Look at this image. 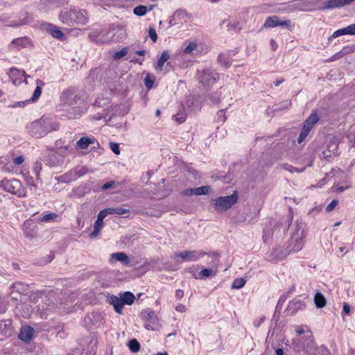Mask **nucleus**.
Wrapping results in <instances>:
<instances>
[{
  "instance_id": "15",
  "label": "nucleus",
  "mask_w": 355,
  "mask_h": 355,
  "mask_svg": "<svg viewBox=\"0 0 355 355\" xmlns=\"http://www.w3.org/2000/svg\"><path fill=\"white\" fill-rule=\"evenodd\" d=\"M76 96L70 90L64 91L60 96V101L64 105H73L76 103Z\"/></svg>"
},
{
  "instance_id": "21",
  "label": "nucleus",
  "mask_w": 355,
  "mask_h": 355,
  "mask_svg": "<svg viewBox=\"0 0 355 355\" xmlns=\"http://www.w3.org/2000/svg\"><path fill=\"white\" fill-rule=\"evenodd\" d=\"M109 302L112 305H113L116 313H121L124 304L121 297H118L114 295L110 296Z\"/></svg>"
},
{
  "instance_id": "33",
  "label": "nucleus",
  "mask_w": 355,
  "mask_h": 355,
  "mask_svg": "<svg viewBox=\"0 0 355 355\" xmlns=\"http://www.w3.org/2000/svg\"><path fill=\"white\" fill-rule=\"evenodd\" d=\"M59 218L58 215L55 213H49L43 215L40 218V220L41 222H53L56 221L57 219Z\"/></svg>"
},
{
  "instance_id": "47",
  "label": "nucleus",
  "mask_w": 355,
  "mask_h": 355,
  "mask_svg": "<svg viewBox=\"0 0 355 355\" xmlns=\"http://www.w3.org/2000/svg\"><path fill=\"white\" fill-rule=\"evenodd\" d=\"M173 118L175 121H178L179 123H182L186 120V114L184 112H180L173 116Z\"/></svg>"
},
{
  "instance_id": "57",
  "label": "nucleus",
  "mask_w": 355,
  "mask_h": 355,
  "mask_svg": "<svg viewBox=\"0 0 355 355\" xmlns=\"http://www.w3.org/2000/svg\"><path fill=\"white\" fill-rule=\"evenodd\" d=\"M24 161V158L23 156H19L14 159L13 162L15 165H20Z\"/></svg>"
},
{
  "instance_id": "1",
  "label": "nucleus",
  "mask_w": 355,
  "mask_h": 355,
  "mask_svg": "<svg viewBox=\"0 0 355 355\" xmlns=\"http://www.w3.org/2000/svg\"><path fill=\"white\" fill-rule=\"evenodd\" d=\"M86 15V11L84 10H80L75 8H71L69 10L66 8L60 12L59 19L62 23L68 25L73 23L85 24L87 21Z\"/></svg>"
},
{
  "instance_id": "49",
  "label": "nucleus",
  "mask_w": 355,
  "mask_h": 355,
  "mask_svg": "<svg viewBox=\"0 0 355 355\" xmlns=\"http://www.w3.org/2000/svg\"><path fill=\"white\" fill-rule=\"evenodd\" d=\"M355 50L354 46H345L343 48V49L340 51L343 53V55L345 56L347 54H349L351 53H353Z\"/></svg>"
},
{
  "instance_id": "26",
  "label": "nucleus",
  "mask_w": 355,
  "mask_h": 355,
  "mask_svg": "<svg viewBox=\"0 0 355 355\" xmlns=\"http://www.w3.org/2000/svg\"><path fill=\"white\" fill-rule=\"evenodd\" d=\"M314 303L317 308H322L325 306L327 304L324 296L320 292L315 293L314 296Z\"/></svg>"
},
{
  "instance_id": "37",
  "label": "nucleus",
  "mask_w": 355,
  "mask_h": 355,
  "mask_svg": "<svg viewBox=\"0 0 355 355\" xmlns=\"http://www.w3.org/2000/svg\"><path fill=\"white\" fill-rule=\"evenodd\" d=\"M147 11V6L143 5L136 6L133 10L134 14L137 16H144V15H146Z\"/></svg>"
},
{
  "instance_id": "31",
  "label": "nucleus",
  "mask_w": 355,
  "mask_h": 355,
  "mask_svg": "<svg viewBox=\"0 0 355 355\" xmlns=\"http://www.w3.org/2000/svg\"><path fill=\"white\" fill-rule=\"evenodd\" d=\"M218 62L221 66L225 68L230 67L232 64L230 58L223 53L219 54L218 56Z\"/></svg>"
},
{
  "instance_id": "29",
  "label": "nucleus",
  "mask_w": 355,
  "mask_h": 355,
  "mask_svg": "<svg viewBox=\"0 0 355 355\" xmlns=\"http://www.w3.org/2000/svg\"><path fill=\"white\" fill-rule=\"evenodd\" d=\"M187 18V13L183 10H176L173 15V20L175 21H180V23H182L183 21L185 22Z\"/></svg>"
},
{
  "instance_id": "7",
  "label": "nucleus",
  "mask_w": 355,
  "mask_h": 355,
  "mask_svg": "<svg viewBox=\"0 0 355 355\" xmlns=\"http://www.w3.org/2000/svg\"><path fill=\"white\" fill-rule=\"evenodd\" d=\"M279 26H286L290 31L294 28V24L291 20H280L276 15L268 17L263 24L265 28H275Z\"/></svg>"
},
{
  "instance_id": "4",
  "label": "nucleus",
  "mask_w": 355,
  "mask_h": 355,
  "mask_svg": "<svg viewBox=\"0 0 355 355\" xmlns=\"http://www.w3.org/2000/svg\"><path fill=\"white\" fill-rule=\"evenodd\" d=\"M293 345L295 349L308 355H315V347L312 333L307 331V336L297 337L293 339Z\"/></svg>"
},
{
  "instance_id": "20",
  "label": "nucleus",
  "mask_w": 355,
  "mask_h": 355,
  "mask_svg": "<svg viewBox=\"0 0 355 355\" xmlns=\"http://www.w3.org/2000/svg\"><path fill=\"white\" fill-rule=\"evenodd\" d=\"M97 142L94 137H83L76 142V147L80 149H87L89 144Z\"/></svg>"
},
{
  "instance_id": "56",
  "label": "nucleus",
  "mask_w": 355,
  "mask_h": 355,
  "mask_svg": "<svg viewBox=\"0 0 355 355\" xmlns=\"http://www.w3.org/2000/svg\"><path fill=\"white\" fill-rule=\"evenodd\" d=\"M175 310L180 313H184L187 311V306L184 304H179L176 306Z\"/></svg>"
},
{
  "instance_id": "5",
  "label": "nucleus",
  "mask_w": 355,
  "mask_h": 355,
  "mask_svg": "<svg viewBox=\"0 0 355 355\" xmlns=\"http://www.w3.org/2000/svg\"><path fill=\"white\" fill-rule=\"evenodd\" d=\"M218 79V74L211 69H206L198 73V80L202 86L208 89Z\"/></svg>"
},
{
  "instance_id": "60",
  "label": "nucleus",
  "mask_w": 355,
  "mask_h": 355,
  "mask_svg": "<svg viewBox=\"0 0 355 355\" xmlns=\"http://www.w3.org/2000/svg\"><path fill=\"white\" fill-rule=\"evenodd\" d=\"M343 311L345 313V314H349V311H350V306H349V305L347 304V303H344Z\"/></svg>"
},
{
  "instance_id": "34",
  "label": "nucleus",
  "mask_w": 355,
  "mask_h": 355,
  "mask_svg": "<svg viewBox=\"0 0 355 355\" xmlns=\"http://www.w3.org/2000/svg\"><path fill=\"white\" fill-rule=\"evenodd\" d=\"M30 43V39L27 37H19L12 40V44L25 47Z\"/></svg>"
},
{
  "instance_id": "28",
  "label": "nucleus",
  "mask_w": 355,
  "mask_h": 355,
  "mask_svg": "<svg viewBox=\"0 0 355 355\" xmlns=\"http://www.w3.org/2000/svg\"><path fill=\"white\" fill-rule=\"evenodd\" d=\"M198 44L196 42H189L187 46L184 49L183 52L184 54H190L195 55L198 54Z\"/></svg>"
},
{
  "instance_id": "43",
  "label": "nucleus",
  "mask_w": 355,
  "mask_h": 355,
  "mask_svg": "<svg viewBox=\"0 0 355 355\" xmlns=\"http://www.w3.org/2000/svg\"><path fill=\"white\" fill-rule=\"evenodd\" d=\"M117 188H118V187H117L116 183L113 180L109 181V182L105 183L101 187L102 190H107L109 189H117Z\"/></svg>"
},
{
  "instance_id": "59",
  "label": "nucleus",
  "mask_w": 355,
  "mask_h": 355,
  "mask_svg": "<svg viewBox=\"0 0 355 355\" xmlns=\"http://www.w3.org/2000/svg\"><path fill=\"white\" fill-rule=\"evenodd\" d=\"M184 296V291L182 290L178 289L175 291V297L177 299L180 300Z\"/></svg>"
},
{
  "instance_id": "3",
  "label": "nucleus",
  "mask_w": 355,
  "mask_h": 355,
  "mask_svg": "<svg viewBox=\"0 0 355 355\" xmlns=\"http://www.w3.org/2000/svg\"><path fill=\"white\" fill-rule=\"evenodd\" d=\"M129 211V209L126 207H110L103 209L99 212L97 216V220L94 224V230L90 233L89 236L92 238H96L100 233L101 229L103 227V219L108 214H118L123 215Z\"/></svg>"
},
{
  "instance_id": "22",
  "label": "nucleus",
  "mask_w": 355,
  "mask_h": 355,
  "mask_svg": "<svg viewBox=\"0 0 355 355\" xmlns=\"http://www.w3.org/2000/svg\"><path fill=\"white\" fill-rule=\"evenodd\" d=\"M46 31L53 37L61 40L64 37L63 33L59 29V28L52 24H46Z\"/></svg>"
},
{
  "instance_id": "62",
  "label": "nucleus",
  "mask_w": 355,
  "mask_h": 355,
  "mask_svg": "<svg viewBox=\"0 0 355 355\" xmlns=\"http://www.w3.org/2000/svg\"><path fill=\"white\" fill-rule=\"evenodd\" d=\"M306 137V136H305L304 135H303L300 132L299 137L297 139V142L299 144H301L305 139Z\"/></svg>"
},
{
  "instance_id": "42",
  "label": "nucleus",
  "mask_w": 355,
  "mask_h": 355,
  "mask_svg": "<svg viewBox=\"0 0 355 355\" xmlns=\"http://www.w3.org/2000/svg\"><path fill=\"white\" fill-rule=\"evenodd\" d=\"M289 306L291 309H294L295 310L302 309L305 307L304 302L297 300H293L290 303Z\"/></svg>"
},
{
  "instance_id": "40",
  "label": "nucleus",
  "mask_w": 355,
  "mask_h": 355,
  "mask_svg": "<svg viewBox=\"0 0 355 355\" xmlns=\"http://www.w3.org/2000/svg\"><path fill=\"white\" fill-rule=\"evenodd\" d=\"M127 53H128V48L127 47L123 48L121 51H116L113 55V59L115 60H120L121 58H122L123 57L126 55Z\"/></svg>"
},
{
  "instance_id": "53",
  "label": "nucleus",
  "mask_w": 355,
  "mask_h": 355,
  "mask_svg": "<svg viewBox=\"0 0 355 355\" xmlns=\"http://www.w3.org/2000/svg\"><path fill=\"white\" fill-rule=\"evenodd\" d=\"M344 57L342 52L340 51L339 52H337L336 54H334L333 56H331L330 58H329L327 62H333L337 60H339Z\"/></svg>"
},
{
  "instance_id": "8",
  "label": "nucleus",
  "mask_w": 355,
  "mask_h": 355,
  "mask_svg": "<svg viewBox=\"0 0 355 355\" xmlns=\"http://www.w3.org/2000/svg\"><path fill=\"white\" fill-rule=\"evenodd\" d=\"M338 142L336 137H331L327 140L324 149L322 151L323 157L325 159H329L332 155L338 154Z\"/></svg>"
},
{
  "instance_id": "52",
  "label": "nucleus",
  "mask_w": 355,
  "mask_h": 355,
  "mask_svg": "<svg viewBox=\"0 0 355 355\" xmlns=\"http://www.w3.org/2000/svg\"><path fill=\"white\" fill-rule=\"evenodd\" d=\"M110 149L112 151L115 153L116 155L120 154V149L119 144L114 142H110Z\"/></svg>"
},
{
  "instance_id": "35",
  "label": "nucleus",
  "mask_w": 355,
  "mask_h": 355,
  "mask_svg": "<svg viewBox=\"0 0 355 355\" xmlns=\"http://www.w3.org/2000/svg\"><path fill=\"white\" fill-rule=\"evenodd\" d=\"M245 283H246V281L244 278H242V277L236 278L234 280V282L232 284V288H236V289H240L245 286Z\"/></svg>"
},
{
  "instance_id": "38",
  "label": "nucleus",
  "mask_w": 355,
  "mask_h": 355,
  "mask_svg": "<svg viewBox=\"0 0 355 355\" xmlns=\"http://www.w3.org/2000/svg\"><path fill=\"white\" fill-rule=\"evenodd\" d=\"M128 347L132 352H137L140 349V344L136 339H132L129 341Z\"/></svg>"
},
{
  "instance_id": "32",
  "label": "nucleus",
  "mask_w": 355,
  "mask_h": 355,
  "mask_svg": "<svg viewBox=\"0 0 355 355\" xmlns=\"http://www.w3.org/2000/svg\"><path fill=\"white\" fill-rule=\"evenodd\" d=\"M120 296L123 300V304L130 305L134 302L135 299V295L130 292H125L124 293L121 294Z\"/></svg>"
},
{
  "instance_id": "19",
  "label": "nucleus",
  "mask_w": 355,
  "mask_h": 355,
  "mask_svg": "<svg viewBox=\"0 0 355 355\" xmlns=\"http://www.w3.org/2000/svg\"><path fill=\"white\" fill-rule=\"evenodd\" d=\"M34 329L30 326H25L21 329L19 337L21 340L28 342L32 339Z\"/></svg>"
},
{
  "instance_id": "48",
  "label": "nucleus",
  "mask_w": 355,
  "mask_h": 355,
  "mask_svg": "<svg viewBox=\"0 0 355 355\" xmlns=\"http://www.w3.org/2000/svg\"><path fill=\"white\" fill-rule=\"evenodd\" d=\"M147 320L153 324H155L157 318L153 311H150L147 315Z\"/></svg>"
},
{
  "instance_id": "39",
  "label": "nucleus",
  "mask_w": 355,
  "mask_h": 355,
  "mask_svg": "<svg viewBox=\"0 0 355 355\" xmlns=\"http://www.w3.org/2000/svg\"><path fill=\"white\" fill-rule=\"evenodd\" d=\"M233 193L231 195H227L225 196H220L216 200H237L238 199V194L237 191L235 190H232Z\"/></svg>"
},
{
  "instance_id": "27",
  "label": "nucleus",
  "mask_w": 355,
  "mask_h": 355,
  "mask_svg": "<svg viewBox=\"0 0 355 355\" xmlns=\"http://www.w3.org/2000/svg\"><path fill=\"white\" fill-rule=\"evenodd\" d=\"M36 83H37V87H36V88L33 92V94L31 97V101H32L33 102L37 101L39 98V97L40 96V95L42 94V87L43 85H44V83L42 80H40V79L37 80Z\"/></svg>"
},
{
  "instance_id": "10",
  "label": "nucleus",
  "mask_w": 355,
  "mask_h": 355,
  "mask_svg": "<svg viewBox=\"0 0 355 355\" xmlns=\"http://www.w3.org/2000/svg\"><path fill=\"white\" fill-rule=\"evenodd\" d=\"M211 191V187L209 185L199 187L189 188L181 191L183 196L207 195Z\"/></svg>"
},
{
  "instance_id": "16",
  "label": "nucleus",
  "mask_w": 355,
  "mask_h": 355,
  "mask_svg": "<svg viewBox=\"0 0 355 355\" xmlns=\"http://www.w3.org/2000/svg\"><path fill=\"white\" fill-rule=\"evenodd\" d=\"M305 239L304 223L296 221L291 229V236Z\"/></svg>"
},
{
  "instance_id": "12",
  "label": "nucleus",
  "mask_w": 355,
  "mask_h": 355,
  "mask_svg": "<svg viewBox=\"0 0 355 355\" xmlns=\"http://www.w3.org/2000/svg\"><path fill=\"white\" fill-rule=\"evenodd\" d=\"M89 171V170L86 166L75 168L71 170L68 173L65 174L63 178L65 181L70 182L86 175Z\"/></svg>"
},
{
  "instance_id": "18",
  "label": "nucleus",
  "mask_w": 355,
  "mask_h": 355,
  "mask_svg": "<svg viewBox=\"0 0 355 355\" xmlns=\"http://www.w3.org/2000/svg\"><path fill=\"white\" fill-rule=\"evenodd\" d=\"M110 263H113L114 261H120L123 264L128 266L130 263L129 257L122 252H114L110 255Z\"/></svg>"
},
{
  "instance_id": "25",
  "label": "nucleus",
  "mask_w": 355,
  "mask_h": 355,
  "mask_svg": "<svg viewBox=\"0 0 355 355\" xmlns=\"http://www.w3.org/2000/svg\"><path fill=\"white\" fill-rule=\"evenodd\" d=\"M318 120L319 117L317 114L315 112H313L305 121L304 127L311 130L313 125L318 121Z\"/></svg>"
},
{
  "instance_id": "23",
  "label": "nucleus",
  "mask_w": 355,
  "mask_h": 355,
  "mask_svg": "<svg viewBox=\"0 0 355 355\" xmlns=\"http://www.w3.org/2000/svg\"><path fill=\"white\" fill-rule=\"evenodd\" d=\"M236 201H215L213 208L218 211H224L230 208Z\"/></svg>"
},
{
  "instance_id": "54",
  "label": "nucleus",
  "mask_w": 355,
  "mask_h": 355,
  "mask_svg": "<svg viewBox=\"0 0 355 355\" xmlns=\"http://www.w3.org/2000/svg\"><path fill=\"white\" fill-rule=\"evenodd\" d=\"M338 205V201H331V202L327 206L326 211L329 212L335 209Z\"/></svg>"
},
{
  "instance_id": "6",
  "label": "nucleus",
  "mask_w": 355,
  "mask_h": 355,
  "mask_svg": "<svg viewBox=\"0 0 355 355\" xmlns=\"http://www.w3.org/2000/svg\"><path fill=\"white\" fill-rule=\"evenodd\" d=\"M0 185L6 191L15 194L18 197H22L24 196V191L21 188V182L17 179H4L1 181Z\"/></svg>"
},
{
  "instance_id": "36",
  "label": "nucleus",
  "mask_w": 355,
  "mask_h": 355,
  "mask_svg": "<svg viewBox=\"0 0 355 355\" xmlns=\"http://www.w3.org/2000/svg\"><path fill=\"white\" fill-rule=\"evenodd\" d=\"M155 80V76L152 74H147V76L144 78V85L147 89L152 88L153 83Z\"/></svg>"
},
{
  "instance_id": "41",
  "label": "nucleus",
  "mask_w": 355,
  "mask_h": 355,
  "mask_svg": "<svg viewBox=\"0 0 355 355\" xmlns=\"http://www.w3.org/2000/svg\"><path fill=\"white\" fill-rule=\"evenodd\" d=\"M307 331L311 332V330L307 327L297 326L295 328V332L297 334L298 337H302V334H304V336H307Z\"/></svg>"
},
{
  "instance_id": "13",
  "label": "nucleus",
  "mask_w": 355,
  "mask_h": 355,
  "mask_svg": "<svg viewBox=\"0 0 355 355\" xmlns=\"http://www.w3.org/2000/svg\"><path fill=\"white\" fill-rule=\"evenodd\" d=\"M291 253L287 247L284 248V246H278L274 248L270 252V258L272 260H281L286 258Z\"/></svg>"
},
{
  "instance_id": "30",
  "label": "nucleus",
  "mask_w": 355,
  "mask_h": 355,
  "mask_svg": "<svg viewBox=\"0 0 355 355\" xmlns=\"http://www.w3.org/2000/svg\"><path fill=\"white\" fill-rule=\"evenodd\" d=\"M170 58V55L167 51H164L162 53L160 58L158 60L157 65L155 66V69L158 71H162L164 67L165 62H166Z\"/></svg>"
},
{
  "instance_id": "63",
  "label": "nucleus",
  "mask_w": 355,
  "mask_h": 355,
  "mask_svg": "<svg viewBox=\"0 0 355 355\" xmlns=\"http://www.w3.org/2000/svg\"><path fill=\"white\" fill-rule=\"evenodd\" d=\"M310 131H311L310 130L306 129L305 127L303 126V128L301 130V133L307 137V135H309Z\"/></svg>"
},
{
  "instance_id": "17",
  "label": "nucleus",
  "mask_w": 355,
  "mask_h": 355,
  "mask_svg": "<svg viewBox=\"0 0 355 355\" xmlns=\"http://www.w3.org/2000/svg\"><path fill=\"white\" fill-rule=\"evenodd\" d=\"M344 35H355V24H351L347 27L336 31L332 34V35L329 38V40H331L332 38H336Z\"/></svg>"
},
{
  "instance_id": "14",
  "label": "nucleus",
  "mask_w": 355,
  "mask_h": 355,
  "mask_svg": "<svg viewBox=\"0 0 355 355\" xmlns=\"http://www.w3.org/2000/svg\"><path fill=\"white\" fill-rule=\"evenodd\" d=\"M304 244V239L303 238H297V237H291V242L286 246L288 249L290 253L297 252L301 250Z\"/></svg>"
},
{
  "instance_id": "51",
  "label": "nucleus",
  "mask_w": 355,
  "mask_h": 355,
  "mask_svg": "<svg viewBox=\"0 0 355 355\" xmlns=\"http://www.w3.org/2000/svg\"><path fill=\"white\" fill-rule=\"evenodd\" d=\"M31 21H32V17L28 15L26 18L20 19L17 24H13L12 26H23V25H25V24L31 22Z\"/></svg>"
},
{
  "instance_id": "24",
  "label": "nucleus",
  "mask_w": 355,
  "mask_h": 355,
  "mask_svg": "<svg viewBox=\"0 0 355 355\" xmlns=\"http://www.w3.org/2000/svg\"><path fill=\"white\" fill-rule=\"evenodd\" d=\"M345 175V173L342 170H340V168H337V167L333 168L329 173H326L324 180H329L332 178H344Z\"/></svg>"
},
{
  "instance_id": "11",
  "label": "nucleus",
  "mask_w": 355,
  "mask_h": 355,
  "mask_svg": "<svg viewBox=\"0 0 355 355\" xmlns=\"http://www.w3.org/2000/svg\"><path fill=\"white\" fill-rule=\"evenodd\" d=\"M9 77L11 79L12 83L15 85H18L23 82V78H24V82L27 83L26 78L29 77L27 76L24 71H20L16 68H12L10 69L8 73Z\"/></svg>"
},
{
  "instance_id": "55",
  "label": "nucleus",
  "mask_w": 355,
  "mask_h": 355,
  "mask_svg": "<svg viewBox=\"0 0 355 355\" xmlns=\"http://www.w3.org/2000/svg\"><path fill=\"white\" fill-rule=\"evenodd\" d=\"M284 168H285L286 170L289 171H290V172H291V173H293V171H296V172H297V173H301V172H302V171L304 170V168H303L298 169V168H295V167H293V166H289V165H287V164H286V166L284 167Z\"/></svg>"
},
{
  "instance_id": "61",
  "label": "nucleus",
  "mask_w": 355,
  "mask_h": 355,
  "mask_svg": "<svg viewBox=\"0 0 355 355\" xmlns=\"http://www.w3.org/2000/svg\"><path fill=\"white\" fill-rule=\"evenodd\" d=\"M321 209H322V206L315 207L309 212V214H314L315 213H318V212L320 211Z\"/></svg>"
},
{
  "instance_id": "45",
  "label": "nucleus",
  "mask_w": 355,
  "mask_h": 355,
  "mask_svg": "<svg viewBox=\"0 0 355 355\" xmlns=\"http://www.w3.org/2000/svg\"><path fill=\"white\" fill-rule=\"evenodd\" d=\"M349 187V185L348 184L345 183V186H343V185L339 186V184H338L336 187H331V190L333 192L341 193V192L344 191L345 189H348Z\"/></svg>"
},
{
  "instance_id": "50",
  "label": "nucleus",
  "mask_w": 355,
  "mask_h": 355,
  "mask_svg": "<svg viewBox=\"0 0 355 355\" xmlns=\"http://www.w3.org/2000/svg\"><path fill=\"white\" fill-rule=\"evenodd\" d=\"M148 35H149V37H150V39L152 40V41H153L154 42H155L157 41V35L155 29L153 27L149 28Z\"/></svg>"
},
{
  "instance_id": "9",
  "label": "nucleus",
  "mask_w": 355,
  "mask_h": 355,
  "mask_svg": "<svg viewBox=\"0 0 355 355\" xmlns=\"http://www.w3.org/2000/svg\"><path fill=\"white\" fill-rule=\"evenodd\" d=\"M205 252L202 251H183L175 254V257H180L183 261H196L202 257Z\"/></svg>"
},
{
  "instance_id": "58",
  "label": "nucleus",
  "mask_w": 355,
  "mask_h": 355,
  "mask_svg": "<svg viewBox=\"0 0 355 355\" xmlns=\"http://www.w3.org/2000/svg\"><path fill=\"white\" fill-rule=\"evenodd\" d=\"M24 177H25V180H26V183L30 185V186H34V184H33V178L32 177H30L28 175H24Z\"/></svg>"
},
{
  "instance_id": "44",
  "label": "nucleus",
  "mask_w": 355,
  "mask_h": 355,
  "mask_svg": "<svg viewBox=\"0 0 355 355\" xmlns=\"http://www.w3.org/2000/svg\"><path fill=\"white\" fill-rule=\"evenodd\" d=\"M42 168V163L40 162H36L33 166V172L36 175L37 179L40 178V173Z\"/></svg>"
},
{
  "instance_id": "46",
  "label": "nucleus",
  "mask_w": 355,
  "mask_h": 355,
  "mask_svg": "<svg viewBox=\"0 0 355 355\" xmlns=\"http://www.w3.org/2000/svg\"><path fill=\"white\" fill-rule=\"evenodd\" d=\"M214 275H215V273L213 271V270L209 268H204L201 270L200 272V275H201L203 277H209Z\"/></svg>"
},
{
  "instance_id": "64",
  "label": "nucleus",
  "mask_w": 355,
  "mask_h": 355,
  "mask_svg": "<svg viewBox=\"0 0 355 355\" xmlns=\"http://www.w3.org/2000/svg\"><path fill=\"white\" fill-rule=\"evenodd\" d=\"M135 53L140 56H144L146 54V51L144 50H138L135 52Z\"/></svg>"
},
{
  "instance_id": "2",
  "label": "nucleus",
  "mask_w": 355,
  "mask_h": 355,
  "mask_svg": "<svg viewBox=\"0 0 355 355\" xmlns=\"http://www.w3.org/2000/svg\"><path fill=\"white\" fill-rule=\"evenodd\" d=\"M58 128V125L56 123L51 122L44 117L33 122L30 125L31 132L35 137H42L48 132L56 130Z\"/></svg>"
}]
</instances>
